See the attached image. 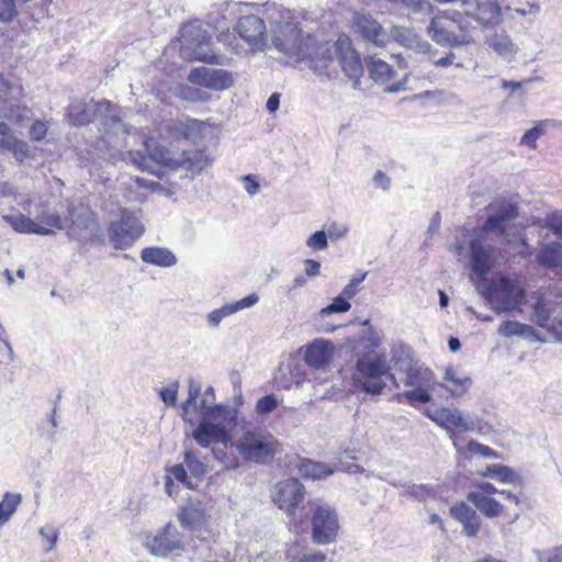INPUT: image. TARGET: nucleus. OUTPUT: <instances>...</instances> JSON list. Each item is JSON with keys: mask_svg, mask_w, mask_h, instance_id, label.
Here are the masks:
<instances>
[{"mask_svg": "<svg viewBox=\"0 0 562 562\" xmlns=\"http://www.w3.org/2000/svg\"><path fill=\"white\" fill-rule=\"evenodd\" d=\"M488 212L482 229H461L456 241L449 247L458 260L469 259L472 271L481 278L499 266L504 259L498 249L485 244V235L495 234L502 240L513 243L515 235L509 232V222L518 215L517 205L507 200L491 203Z\"/></svg>", "mask_w": 562, "mask_h": 562, "instance_id": "obj_1", "label": "nucleus"}, {"mask_svg": "<svg viewBox=\"0 0 562 562\" xmlns=\"http://www.w3.org/2000/svg\"><path fill=\"white\" fill-rule=\"evenodd\" d=\"M180 135L196 145V148L182 149L178 159V176L180 178H194L211 166L213 161L204 153L206 139L212 136V130L202 121L186 117L178 121V137Z\"/></svg>", "mask_w": 562, "mask_h": 562, "instance_id": "obj_2", "label": "nucleus"}, {"mask_svg": "<svg viewBox=\"0 0 562 562\" xmlns=\"http://www.w3.org/2000/svg\"><path fill=\"white\" fill-rule=\"evenodd\" d=\"M351 381L356 389L370 395L382 394L389 382L398 387L386 355L374 350L357 358Z\"/></svg>", "mask_w": 562, "mask_h": 562, "instance_id": "obj_3", "label": "nucleus"}, {"mask_svg": "<svg viewBox=\"0 0 562 562\" xmlns=\"http://www.w3.org/2000/svg\"><path fill=\"white\" fill-rule=\"evenodd\" d=\"M314 72L318 76L331 77L337 74L338 64L350 79L356 81L363 68L359 55L351 47L350 40L341 36L335 43L322 42L319 57H314Z\"/></svg>", "mask_w": 562, "mask_h": 562, "instance_id": "obj_4", "label": "nucleus"}, {"mask_svg": "<svg viewBox=\"0 0 562 562\" xmlns=\"http://www.w3.org/2000/svg\"><path fill=\"white\" fill-rule=\"evenodd\" d=\"M178 42L180 55L187 60L226 65V57L215 53L212 36L199 20L182 25Z\"/></svg>", "mask_w": 562, "mask_h": 562, "instance_id": "obj_5", "label": "nucleus"}, {"mask_svg": "<svg viewBox=\"0 0 562 562\" xmlns=\"http://www.w3.org/2000/svg\"><path fill=\"white\" fill-rule=\"evenodd\" d=\"M475 289L492 310L496 313L522 312V306L529 304L532 308V296L547 288H540L530 294L522 286V283H475Z\"/></svg>", "mask_w": 562, "mask_h": 562, "instance_id": "obj_6", "label": "nucleus"}, {"mask_svg": "<svg viewBox=\"0 0 562 562\" xmlns=\"http://www.w3.org/2000/svg\"><path fill=\"white\" fill-rule=\"evenodd\" d=\"M276 48L297 60H306L308 67L314 71V57H319V46L314 36H303L301 30L293 23H286L280 27L273 38Z\"/></svg>", "mask_w": 562, "mask_h": 562, "instance_id": "obj_7", "label": "nucleus"}, {"mask_svg": "<svg viewBox=\"0 0 562 562\" xmlns=\"http://www.w3.org/2000/svg\"><path fill=\"white\" fill-rule=\"evenodd\" d=\"M532 300L530 321L562 340V294L558 286H548V291L535 294Z\"/></svg>", "mask_w": 562, "mask_h": 562, "instance_id": "obj_8", "label": "nucleus"}, {"mask_svg": "<svg viewBox=\"0 0 562 562\" xmlns=\"http://www.w3.org/2000/svg\"><path fill=\"white\" fill-rule=\"evenodd\" d=\"M425 415L448 432L454 448L458 446L456 429L471 432L483 430L481 420L474 416L463 414L458 407H429L425 411Z\"/></svg>", "mask_w": 562, "mask_h": 562, "instance_id": "obj_9", "label": "nucleus"}, {"mask_svg": "<svg viewBox=\"0 0 562 562\" xmlns=\"http://www.w3.org/2000/svg\"><path fill=\"white\" fill-rule=\"evenodd\" d=\"M236 449L244 460L263 464L278 452V442L261 431H245L236 441Z\"/></svg>", "mask_w": 562, "mask_h": 562, "instance_id": "obj_10", "label": "nucleus"}, {"mask_svg": "<svg viewBox=\"0 0 562 562\" xmlns=\"http://www.w3.org/2000/svg\"><path fill=\"white\" fill-rule=\"evenodd\" d=\"M404 373L403 384L408 390L398 394V401H401V397H405L411 403H429L432 398L430 390L435 384L432 371L417 363Z\"/></svg>", "mask_w": 562, "mask_h": 562, "instance_id": "obj_11", "label": "nucleus"}, {"mask_svg": "<svg viewBox=\"0 0 562 562\" xmlns=\"http://www.w3.org/2000/svg\"><path fill=\"white\" fill-rule=\"evenodd\" d=\"M2 218L20 234L50 235L64 227L63 220L57 213H43L37 217V222L23 214L3 215Z\"/></svg>", "mask_w": 562, "mask_h": 562, "instance_id": "obj_12", "label": "nucleus"}, {"mask_svg": "<svg viewBox=\"0 0 562 562\" xmlns=\"http://www.w3.org/2000/svg\"><path fill=\"white\" fill-rule=\"evenodd\" d=\"M144 233V226L132 213L123 211L120 220L109 226V237L115 249H126Z\"/></svg>", "mask_w": 562, "mask_h": 562, "instance_id": "obj_13", "label": "nucleus"}, {"mask_svg": "<svg viewBox=\"0 0 562 562\" xmlns=\"http://www.w3.org/2000/svg\"><path fill=\"white\" fill-rule=\"evenodd\" d=\"M312 539L317 544L333 542L339 530L338 516L328 505H317L312 515Z\"/></svg>", "mask_w": 562, "mask_h": 562, "instance_id": "obj_14", "label": "nucleus"}, {"mask_svg": "<svg viewBox=\"0 0 562 562\" xmlns=\"http://www.w3.org/2000/svg\"><path fill=\"white\" fill-rule=\"evenodd\" d=\"M235 33L243 40L249 52H261L267 46V27L265 21L255 14L239 18L235 27Z\"/></svg>", "mask_w": 562, "mask_h": 562, "instance_id": "obj_15", "label": "nucleus"}, {"mask_svg": "<svg viewBox=\"0 0 562 562\" xmlns=\"http://www.w3.org/2000/svg\"><path fill=\"white\" fill-rule=\"evenodd\" d=\"M188 81L215 91L229 89L234 82V75L225 69L195 67L188 75Z\"/></svg>", "mask_w": 562, "mask_h": 562, "instance_id": "obj_16", "label": "nucleus"}, {"mask_svg": "<svg viewBox=\"0 0 562 562\" xmlns=\"http://www.w3.org/2000/svg\"><path fill=\"white\" fill-rule=\"evenodd\" d=\"M201 390V382L190 378L188 381V397L181 404V417L186 423L194 424L214 414L209 406H202Z\"/></svg>", "mask_w": 562, "mask_h": 562, "instance_id": "obj_17", "label": "nucleus"}, {"mask_svg": "<svg viewBox=\"0 0 562 562\" xmlns=\"http://www.w3.org/2000/svg\"><path fill=\"white\" fill-rule=\"evenodd\" d=\"M303 498L304 486L296 479H288L279 482L272 492L273 503L286 513H292Z\"/></svg>", "mask_w": 562, "mask_h": 562, "instance_id": "obj_18", "label": "nucleus"}, {"mask_svg": "<svg viewBox=\"0 0 562 562\" xmlns=\"http://www.w3.org/2000/svg\"><path fill=\"white\" fill-rule=\"evenodd\" d=\"M463 13L473 18L482 26L496 24L501 19V8L492 0H461Z\"/></svg>", "mask_w": 562, "mask_h": 562, "instance_id": "obj_19", "label": "nucleus"}, {"mask_svg": "<svg viewBox=\"0 0 562 562\" xmlns=\"http://www.w3.org/2000/svg\"><path fill=\"white\" fill-rule=\"evenodd\" d=\"M109 101H76L70 104L67 120L72 126H85L93 122L102 110L110 108Z\"/></svg>", "mask_w": 562, "mask_h": 562, "instance_id": "obj_20", "label": "nucleus"}, {"mask_svg": "<svg viewBox=\"0 0 562 562\" xmlns=\"http://www.w3.org/2000/svg\"><path fill=\"white\" fill-rule=\"evenodd\" d=\"M352 27L363 40L376 46L385 44L386 34L383 26L371 14L356 12L352 15Z\"/></svg>", "mask_w": 562, "mask_h": 562, "instance_id": "obj_21", "label": "nucleus"}, {"mask_svg": "<svg viewBox=\"0 0 562 562\" xmlns=\"http://www.w3.org/2000/svg\"><path fill=\"white\" fill-rule=\"evenodd\" d=\"M194 440L201 447H210L214 443L227 445L229 438L224 426L209 423L203 419L192 434Z\"/></svg>", "mask_w": 562, "mask_h": 562, "instance_id": "obj_22", "label": "nucleus"}, {"mask_svg": "<svg viewBox=\"0 0 562 562\" xmlns=\"http://www.w3.org/2000/svg\"><path fill=\"white\" fill-rule=\"evenodd\" d=\"M334 356V345L325 339H315L305 350L304 361L307 366L321 369L327 366Z\"/></svg>", "mask_w": 562, "mask_h": 562, "instance_id": "obj_23", "label": "nucleus"}, {"mask_svg": "<svg viewBox=\"0 0 562 562\" xmlns=\"http://www.w3.org/2000/svg\"><path fill=\"white\" fill-rule=\"evenodd\" d=\"M390 36L401 46L418 53H429L431 45L422 41L420 36L411 27L395 25L390 31Z\"/></svg>", "mask_w": 562, "mask_h": 562, "instance_id": "obj_24", "label": "nucleus"}, {"mask_svg": "<svg viewBox=\"0 0 562 562\" xmlns=\"http://www.w3.org/2000/svg\"><path fill=\"white\" fill-rule=\"evenodd\" d=\"M258 301H259L258 295L255 293H251L241 300L227 303V304L223 305L222 307L209 313L207 314V323L210 326L216 328V327H218V325L221 324V322L224 318H226L241 310L254 306Z\"/></svg>", "mask_w": 562, "mask_h": 562, "instance_id": "obj_25", "label": "nucleus"}, {"mask_svg": "<svg viewBox=\"0 0 562 562\" xmlns=\"http://www.w3.org/2000/svg\"><path fill=\"white\" fill-rule=\"evenodd\" d=\"M172 525L168 522L160 531L156 535H147L145 539L146 547L150 550V552L155 555H167L170 553L175 546L176 541L173 539V535L171 532Z\"/></svg>", "mask_w": 562, "mask_h": 562, "instance_id": "obj_26", "label": "nucleus"}, {"mask_svg": "<svg viewBox=\"0 0 562 562\" xmlns=\"http://www.w3.org/2000/svg\"><path fill=\"white\" fill-rule=\"evenodd\" d=\"M430 14L432 16L427 27V34L435 43L440 46H459L463 44V40L445 27L441 15L435 14V12Z\"/></svg>", "mask_w": 562, "mask_h": 562, "instance_id": "obj_27", "label": "nucleus"}, {"mask_svg": "<svg viewBox=\"0 0 562 562\" xmlns=\"http://www.w3.org/2000/svg\"><path fill=\"white\" fill-rule=\"evenodd\" d=\"M443 380L447 384H441V386L452 396L463 395L472 385L471 378L465 372L453 367L446 369Z\"/></svg>", "mask_w": 562, "mask_h": 562, "instance_id": "obj_28", "label": "nucleus"}, {"mask_svg": "<svg viewBox=\"0 0 562 562\" xmlns=\"http://www.w3.org/2000/svg\"><path fill=\"white\" fill-rule=\"evenodd\" d=\"M467 498L487 518L498 517L503 513V505L483 493L470 492Z\"/></svg>", "mask_w": 562, "mask_h": 562, "instance_id": "obj_29", "label": "nucleus"}, {"mask_svg": "<svg viewBox=\"0 0 562 562\" xmlns=\"http://www.w3.org/2000/svg\"><path fill=\"white\" fill-rule=\"evenodd\" d=\"M537 260L547 268L562 269V245L557 241L543 244L537 254Z\"/></svg>", "mask_w": 562, "mask_h": 562, "instance_id": "obj_30", "label": "nucleus"}, {"mask_svg": "<svg viewBox=\"0 0 562 562\" xmlns=\"http://www.w3.org/2000/svg\"><path fill=\"white\" fill-rule=\"evenodd\" d=\"M497 333L501 336L507 337V338L518 336V337L526 338L530 341H536L539 339V336L532 326L522 324V323H519L516 321L503 322L499 325Z\"/></svg>", "mask_w": 562, "mask_h": 562, "instance_id": "obj_31", "label": "nucleus"}, {"mask_svg": "<svg viewBox=\"0 0 562 562\" xmlns=\"http://www.w3.org/2000/svg\"><path fill=\"white\" fill-rule=\"evenodd\" d=\"M486 44L498 56L510 60L518 52V46L513 43L510 37L505 33H496L486 40Z\"/></svg>", "mask_w": 562, "mask_h": 562, "instance_id": "obj_32", "label": "nucleus"}, {"mask_svg": "<svg viewBox=\"0 0 562 562\" xmlns=\"http://www.w3.org/2000/svg\"><path fill=\"white\" fill-rule=\"evenodd\" d=\"M140 259L147 263L158 267H170L175 263V255L162 247H146L140 251Z\"/></svg>", "mask_w": 562, "mask_h": 562, "instance_id": "obj_33", "label": "nucleus"}, {"mask_svg": "<svg viewBox=\"0 0 562 562\" xmlns=\"http://www.w3.org/2000/svg\"><path fill=\"white\" fill-rule=\"evenodd\" d=\"M182 526L194 530L205 521V510L200 501L190 502L182 508L180 515Z\"/></svg>", "mask_w": 562, "mask_h": 562, "instance_id": "obj_34", "label": "nucleus"}, {"mask_svg": "<svg viewBox=\"0 0 562 562\" xmlns=\"http://www.w3.org/2000/svg\"><path fill=\"white\" fill-rule=\"evenodd\" d=\"M299 473L306 479L321 480L334 473V469L322 462H314L308 459H300L296 464Z\"/></svg>", "mask_w": 562, "mask_h": 562, "instance_id": "obj_35", "label": "nucleus"}, {"mask_svg": "<svg viewBox=\"0 0 562 562\" xmlns=\"http://www.w3.org/2000/svg\"><path fill=\"white\" fill-rule=\"evenodd\" d=\"M0 150L10 151L19 161H24L30 157V146L26 142L16 138L15 136H8L0 138Z\"/></svg>", "mask_w": 562, "mask_h": 562, "instance_id": "obj_36", "label": "nucleus"}, {"mask_svg": "<svg viewBox=\"0 0 562 562\" xmlns=\"http://www.w3.org/2000/svg\"><path fill=\"white\" fill-rule=\"evenodd\" d=\"M482 475L496 479L499 482L507 484L518 483L521 481V477L517 472H515L509 467L503 464L487 465Z\"/></svg>", "mask_w": 562, "mask_h": 562, "instance_id": "obj_37", "label": "nucleus"}, {"mask_svg": "<svg viewBox=\"0 0 562 562\" xmlns=\"http://www.w3.org/2000/svg\"><path fill=\"white\" fill-rule=\"evenodd\" d=\"M391 360L393 361L395 368L401 372H405L417 364V362H415L413 359L412 349L408 346H394L391 350Z\"/></svg>", "mask_w": 562, "mask_h": 562, "instance_id": "obj_38", "label": "nucleus"}, {"mask_svg": "<svg viewBox=\"0 0 562 562\" xmlns=\"http://www.w3.org/2000/svg\"><path fill=\"white\" fill-rule=\"evenodd\" d=\"M548 126L558 127V123L554 120H541L538 121L536 126L528 130L520 139V145L527 146L535 149L537 147V139L543 133Z\"/></svg>", "mask_w": 562, "mask_h": 562, "instance_id": "obj_39", "label": "nucleus"}, {"mask_svg": "<svg viewBox=\"0 0 562 562\" xmlns=\"http://www.w3.org/2000/svg\"><path fill=\"white\" fill-rule=\"evenodd\" d=\"M23 97V87L11 83L0 74V104L19 101Z\"/></svg>", "mask_w": 562, "mask_h": 562, "instance_id": "obj_40", "label": "nucleus"}, {"mask_svg": "<svg viewBox=\"0 0 562 562\" xmlns=\"http://www.w3.org/2000/svg\"><path fill=\"white\" fill-rule=\"evenodd\" d=\"M21 503V495L5 493L0 502V525L7 522Z\"/></svg>", "mask_w": 562, "mask_h": 562, "instance_id": "obj_41", "label": "nucleus"}, {"mask_svg": "<svg viewBox=\"0 0 562 562\" xmlns=\"http://www.w3.org/2000/svg\"><path fill=\"white\" fill-rule=\"evenodd\" d=\"M369 74L375 81H385L391 78L392 68L382 59L372 58L368 65Z\"/></svg>", "mask_w": 562, "mask_h": 562, "instance_id": "obj_42", "label": "nucleus"}, {"mask_svg": "<svg viewBox=\"0 0 562 562\" xmlns=\"http://www.w3.org/2000/svg\"><path fill=\"white\" fill-rule=\"evenodd\" d=\"M178 98L191 102H206L210 100V94L200 88L183 85L178 87Z\"/></svg>", "mask_w": 562, "mask_h": 562, "instance_id": "obj_43", "label": "nucleus"}, {"mask_svg": "<svg viewBox=\"0 0 562 562\" xmlns=\"http://www.w3.org/2000/svg\"><path fill=\"white\" fill-rule=\"evenodd\" d=\"M147 150L149 151V158L154 161H156L159 165V168H167L171 167L173 159L171 157L170 151L162 147V146H156L154 149H150L149 144H146Z\"/></svg>", "mask_w": 562, "mask_h": 562, "instance_id": "obj_44", "label": "nucleus"}, {"mask_svg": "<svg viewBox=\"0 0 562 562\" xmlns=\"http://www.w3.org/2000/svg\"><path fill=\"white\" fill-rule=\"evenodd\" d=\"M351 307L349 301L344 295L336 296L330 304L319 311L321 316H326L334 313H345Z\"/></svg>", "mask_w": 562, "mask_h": 562, "instance_id": "obj_45", "label": "nucleus"}, {"mask_svg": "<svg viewBox=\"0 0 562 562\" xmlns=\"http://www.w3.org/2000/svg\"><path fill=\"white\" fill-rule=\"evenodd\" d=\"M48 130V121L34 120L29 128V137L32 142H42L46 138Z\"/></svg>", "mask_w": 562, "mask_h": 562, "instance_id": "obj_46", "label": "nucleus"}, {"mask_svg": "<svg viewBox=\"0 0 562 562\" xmlns=\"http://www.w3.org/2000/svg\"><path fill=\"white\" fill-rule=\"evenodd\" d=\"M449 513L451 515V517L453 519H456L457 521H459L460 524L463 522L468 517H470V515H473L474 513H476L475 509H473L470 505H468L467 503L464 502H459V503H456L453 504L450 509H449Z\"/></svg>", "mask_w": 562, "mask_h": 562, "instance_id": "obj_47", "label": "nucleus"}, {"mask_svg": "<svg viewBox=\"0 0 562 562\" xmlns=\"http://www.w3.org/2000/svg\"><path fill=\"white\" fill-rule=\"evenodd\" d=\"M306 246L314 251H322L328 247V237L325 231H317L306 239Z\"/></svg>", "mask_w": 562, "mask_h": 562, "instance_id": "obj_48", "label": "nucleus"}, {"mask_svg": "<svg viewBox=\"0 0 562 562\" xmlns=\"http://www.w3.org/2000/svg\"><path fill=\"white\" fill-rule=\"evenodd\" d=\"M414 98L415 99L428 98V99L436 101L437 103H452L453 101H456L458 99L456 94L446 93L445 91H441V90L424 91L419 94H416Z\"/></svg>", "mask_w": 562, "mask_h": 562, "instance_id": "obj_49", "label": "nucleus"}, {"mask_svg": "<svg viewBox=\"0 0 562 562\" xmlns=\"http://www.w3.org/2000/svg\"><path fill=\"white\" fill-rule=\"evenodd\" d=\"M394 4H402L405 8L411 9L413 12H420L426 10L428 13H434L435 7L429 2L423 0H389Z\"/></svg>", "mask_w": 562, "mask_h": 562, "instance_id": "obj_50", "label": "nucleus"}, {"mask_svg": "<svg viewBox=\"0 0 562 562\" xmlns=\"http://www.w3.org/2000/svg\"><path fill=\"white\" fill-rule=\"evenodd\" d=\"M481 522L482 520L477 513L470 515V517L461 522L463 527V533L469 538L476 537L481 529Z\"/></svg>", "mask_w": 562, "mask_h": 562, "instance_id": "obj_51", "label": "nucleus"}, {"mask_svg": "<svg viewBox=\"0 0 562 562\" xmlns=\"http://www.w3.org/2000/svg\"><path fill=\"white\" fill-rule=\"evenodd\" d=\"M18 15V10L14 0H0V21L11 22Z\"/></svg>", "mask_w": 562, "mask_h": 562, "instance_id": "obj_52", "label": "nucleus"}, {"mask_svg": "<svg viewBox=\"0 0 562 562\" xmlns=\"http://www.w3.org/2000/svg\"><path fill=\"white\" fill-rule=\"evenodd\" d=\"M217 40L220 43L231 48L235 54H241L244 52V48L240 46L235 33H232L228 30L220 33L217 35Z\"/></svg>", "mask_w": 562, "mask_h": 562, "instance_id": "obj_53", "label": "nucleus"}, {"mask_svg": "<svg viewBox=\"0 0 562 562\" xmlns=\"http://www.w3.org/2000/svg\"><path fill=\"white\" fill-rule=\"evenodd\" d=\"M544 227L549 228L557 237L562 238V212H554L544 218Z\"/></svg>", "mask_w": 562, "mask_h": 562, "instance_id": "obj_54", "label": "nucleus"}, {"mask_svg": "<svg viewBox=\"0 0 562 562\" xmlns=\"http://www.w3.org/2000/svg\"><path fill=\"white\" fill-rule=\"evenodd\" d=\"M278 406V400L274 395H266L258 400L256 405V412L259 415H266L271 413Z\"/></svg>", "mask_w": 562, "mask_h": 562, "instance_id": "obj_55", "label": "nucleus"}, {"mask_svg": "<svg viewBox=\"0 0 562 562\" xmlns=\"http://www.w3.org/2000/svg\"><path fill=\"white\" fill-rule=\"evenodd\" d=\"M184 461H186V464H187L188 469L190 470L191 474L195 479H199L204 473V471H205L204 463L201 462L200 460H198L192 453L186 452Z\"/></svg>", "mask_w": 562, "mask_h": 562, "instance_id": "obj_56", "label": "nucleus"}, {"mask_svg": "<svg viewBox=\"0 0 562 562\" xmlns=\"http://www.w3.org/2000/svg\"><path fill=\"white\" fill-rule=\"evenodd\" d=\"M536 553L539 562H562V544L548 551L538 550Z\"/></svg>", "mask_w": 562, "mask_h": 562, "instance_id": "obj_57", "label": "nucleus"}, {"mask_svg": "<svg viewBox=\"0 0 562 562\" xmlns=\"http://www.w3.org/2000/svg\"><path fill=\"white\" fill-rule=\"evenodd\" d=\"M468 450L472 453H475V454H480L484 458H496L497 454L496 452L487 447V446H484L473 439H471L469 442H468Z\"/></svg>", "mask_w": 562, "mask_h": 562, "instance_id": "obj_58", "label": "nucleus"}, {"mask_svg": "<svg viewBox=\"0 0 562 562\" xmlns=\"http://www.w3.org/2000/svg\"><path fill=\"white\" fill-rule=\"evenodd\" d=\"M40 535L42 538L46 541L45 543V550L49 551L52 550L57 541L58 538V531L54 527L45 526L40 529Z\"/></svg>", "mask_w": 562, "mask_h": 562, "instance_id": "obj_59", "label": "nucleus"}, {"mask_svg": "<svg viewBox=\"0 0 562 562\" xmlns=\"http://www.w3.org/2000/svg\"><path fill=\"white\" fill-rule=\"evenodd\" d=\"M347 233L348 227L342 223L333 222L327 225L326 234L327 237L330 238L331 240H338L345 237Z\"/></svg>", "mask_w": 562, "mask_h": 562, "instance_id": "obj_60", "label": "nucleus"}, {"mask_svg": "<svg viewBox=\"0 0 562 562\" xmlns=\"http://www.w3.org/2000/svg\"><path fill=\"white\" fill-rule=\"evenodd\" d=\"M202 406H209L213 413L224 411L222 407L215 405L214 389L209 386L203 393L201 392Z\"/></svg>", "mask_w": 562, "mask_h": 562, "instance_id": "obj_61", "label": "nucleus"}, {"mask_svg": "<svg viewBox=\"0 0 562 562\" xmlns=\"http://www.w3.org/2000/svg\"><path fill=\"white\" fill-rule=\"evenodd\" d=\"M243 182L245 184V190L250 196H254L256 193L259 192L260 184L256 180L255 176L248 175L243 178Z\"/></svg>", "mask_w": 562, "mask_h": 562, "instance_id": "obj_62", "label": "nucleus"}, {"mask_svg": "<svg viewBox=\"0 0 562 562\" xmlns=\"http://www.w3.org/2000/svg\"><path fill=\"white\" fill-rule=\"evenodd\" d=\"M440 224H441V216L439 214V212H436L431 218H430V222H429V226H428V229H427V239L425 240V245L428 246L429 245V241L428 239L431 238V236L437 233L440 228Z\"/></svg>", "mask_w": 562, "mask_h": 562, "instance_id": "obj_63", "label": "nucleus"}, {"mask_svg": "<svg viewBox=\"0 0 562 562\" xmlns=\"http://www.w3.org/2000/svg\"><path fill=\"white\" fill-rule=\"evenodd\" d=\"M373 183L376 188L386 191L391 187V179L383 171L378 170L373 176Z\"/></svg>", "mask_w": 562, "mask_h": 562, "instance_id": "obj_64", "label": "nucleus"}]
</instances>
